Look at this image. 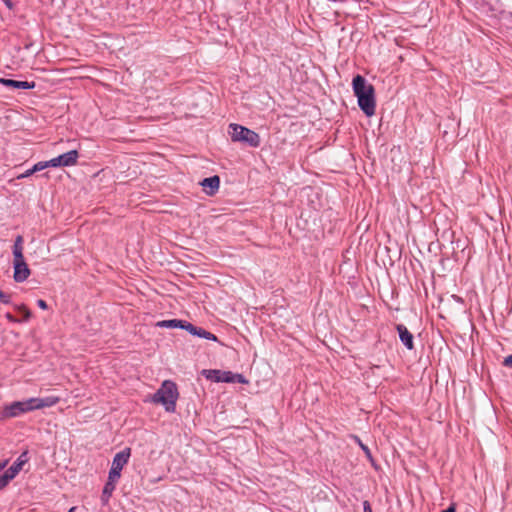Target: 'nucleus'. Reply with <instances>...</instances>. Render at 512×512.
<instances>
[{
    "label": "nucleus",
    "instance_id": "f257e3e1",
    "mask_svg": "<svg viewBox=\"0 0 512 512\" xmlns=\"http://www.w3.org/2000/svg\"><path fill=\"white\" fill-rule=\"evenodd\" d=\"M352 85L361 110L368 117L373 116L376 108L374 87L367 83L366 79L361 75H357L353 78Z\"/></svg>",
    "mask_w": 512,
    "mask_h": 512
},
{
    "label": "nucleus",
    "instance_id": "f03ea898",
    "mask_svg": "<svg viewBox=\"0 0 512 512\" xmlns=\"http://www.w3.org/2000/svg\"><path fill=\"white\" fill-rule=\"evenodd\" d=\"M178 397L177 385L173 381L165 380L152 396V401L156 404H162L167 412H174Z\"/></svg>",
    "mask_w": 512,
    "mask_h": 512
},
{
    "label": "nucleus",
    "instance_id": "7ed1b4c3",
    "mask_svg": "<svg viewBox=\"0 0 512 512\" xmlns=\"http://www.w3.org/2000/svg\"><path fill=\"white\" fill-rule=\"evenodd\" d=\"M229 129L232 141L244 142L251 147H258L260 145V137L256 132L235 123L230 124Z\"/></svg>",
    "mask_w": 512,
    "mask_h": 512
},
{
    "label": "nucleus",
    "instance_id": "20e7f679",
    "mask_svg": "<svg viewBox=\"0 0 512 512\" xmlns=\"http://www.w3.org/2000/svg\"><path fill=\"white\" fill-rule=\"evenodd\" d=\"M60 401L59 397L49 396L46 398H29L24 401H20L23 414L42 409L46 407H52Z\"/></svg>",
    "mask_w": 512,
    "mask_h": 512
},
{
    "label": "nucleus",
    "instance_id": "39448f33",
    "mask_svg": "<svg viewBox=\"0 0 512 512\" xmlns=\"http://www.w3.org/2000/svg\"><path fill=\"white\" fill-rule=\"evenodd\" d=\"M130 456H131L130 448H125L122 451L116 453V455L114 456L113 461H112L109 475L112 477H115L117 479H120L121 470L128 463Z\"/></svg>",
    "mask_w": 512,
    "mask_h": 512
},
{
    "label": "nucleus",
    "instance_id": "423d86ee",
    "mask_svg": "<svg viewBox=\"0 0 512 512\" xmlns=\"http://www.w3.org/2000/svg\"><path fill=\"white\" fill-rule=\"evenodd\" d=\"M203 373L208 379H211L215 382H235L238 381L240 383H244V379L240 374H233L230 371H221V370H204Z\"/></svg>",
    "mask_w": 512,
    "mask_h": 512
},
{
    "label": "nucleus",
    "instance_id": "0eeeda50",
    "mask_svg": "<svg viewBox=\"0 0 512 512\" xmlns=\"http://www.w3.org/2000/svg\"><path fill=\"white\" fill-rule=\"evenodd\" d=\"M14 280L16 282H24L30 276V269L25 261L24 256L14 257Z\"/></svg>",
    "mask_w": 512,
    "mask_h": 512
},
{
    "label": "nucleus",
    "instance_id": "6e6552de",
    "mask_svg": "<svg viewBox=\"0 0 512 512\" xmlns=\"http://www.w3.org/2000/svg\"><path fill=\"white\" fill-rule=\"evenodd\" d=\"M23 414L20 401L12 402L9 405L3 407L0 412V419L6 420L10 418H15Z\"/></svg>",
    "mask_w": 512,
    "mask_h": 512
},
{
    "label": "nucleus",
    "instance_id": "1a4fd4ad",
    "mask_svg": "<svg viewBox=\"0 0 512 512\" xmlns=\"http://www.w3.org/2000/svg\"><path fill=\"white\" fill-rule=\"evenodd\" d=\"M27 451L23 452L18 459L10 466L5 472L14 479L17 474L23 469V466L27 463Z\"/></svg>",
    "mask_w": 512,
    "mask_h": 512
},
{
    "label": "nucleus",
    "instance_id": "9d476101",
    "mask_svg": "<svg viewBox=\"0 0 512 512\" xmlns=\"http://www.w3.org/2000/svg\"><path fill=\"white\" fill-rule=\"evenodd\" d=\"M396 329L398 331L400 340L405 345V347L409 350H412L414 348L413 335L409 332L407 327L403 324H398Z\"/></svg>",
    "mask_w": 512,
    "mask_h": 512
},
{
    "label": "nucleus",
    "instance_id": "9b49d317",
    "mask_svg": "<svg viewBox=\"0 0 512 512\" xmlns=\"http://www.w3.org/2000/svg\"><path fill=\"white\" fill-rule=\"evenodd\" d=\"M0 83L3 84L6 87L12 88V89H32L35 87L34 82H28V81H18L13 79H6V78H0Z\"/></svg>",
    "mask_w": 512,
    "mask_h": 512
},
{
    "label": "nucleus",
    "instance_id": "f8f14e48",
    "mask_svg": "<svg viewBox=\"0 0 512 512\" xmlns=\"http://www.w3.org/2000/svg\"><path fill=\"white\" fill-rule=\"evenodd\" d=\"M118 480L119 479L108 475V480L103 488V492H102V496H101V501L103 504L108 503L113 491L116 488V484H117Z\"/></svg>",
    "mask_w": 512,
    "mask_h": 512
},
{
    "label": "nucleus",
    "instance_id": "ddd939ff",
    "mask_svg": "<svg viewBox=\"0 0 512 512\" xmlns=\"http://www.w3.org/2000/svg\"><path fill=\"white\" fill-rule=\"evenodd\" d=\"M201 185L208 195H213L219 188L220 179L218 176H213L209 178H205Z\"/></svg>",
    "mask_w": 512,
    "mask_h": 512
},
{
    "label": "nucleus",
    "instance_id": "4468645a",
    "mask_svg": "<svg viewBox=\"0 0 512 512\" xmlns=\"http://www.w3.org/2000/svg\"><path fill=\"white\" fill-rule=\"evenodd\" d=\"M185 330L190 332L192 335H197L199 337H202V338H205L208 340H213V341L217 340V337L214 334H212L209 331H206L202 328H197L189 322L187 323V325H185Z\"/></svg>",
    "mask_w": 512,
    "mask_h": 512
},
{
    "label": "nucleus",
    "instance_id": "2eb2a0df",
    "mask_svg": "<svg viewBox=\"0 0 512 512\" xmlns=\"http://www.w3.org/2000/svg\"><path fill=\"white\" fill-rule=\"evenodd\" d=\"M78 157H79L78 151L71 150L67 153L59 155V160L61 162V166L67 167V166L75 165L77 163Z\"/></svg>",
    "mask_w": 512,
    "mask_h": 512
},
{
    "label": "nucleus",
    "instance_id": "dca6fc26",
    "mask_svg": "<svg viewBox=\"0 0 512 512\" xmlns=\"http://www.w3.org/2000/svg\"><path fill=\"white\" fill-rule=\"evenodd\" d=\"M188 322L172 319V320H163L159 321L157 323V326L159 327H165V328H182L185 329V325H187Z\"/></svg>",
    "mask_w": 512,
    "mask_h": 512
},
{
    "label": "nucleus",
    "instance_id": "f3484780",
    "mask_svg": "<svg viewBox=\"0 0 512 512\" xmlns=\"http://www.w3.org/2000/svg\"><path fill=\"white\" fill-rule=\"evenodd\" d=\"M23 255V238L22 236H17L14 246H13V257H20Z\"/></svg>",
    "mask_w": 512,
    "mask_h": 512
},
{
    "label": "nucleus",
    "instance_id": "a211bd4d",
    "mask_svg": "<svg viewBox=\"0 0 512 512\" xmlns=\"http://www.w3.org/2000/svg\"><path fill=\"white\" fill-rule=\"evenodd\" d=\"M15 308L23 315V321H28L31 317V312L24 304L16 305Z\"/></svg>",
    "mask_w": 512,
    "mask_h": 512
},
{
    "label": "nucleus",
    "instance_id": "6ab92c4d",
    "mask_svg": "<svg viewBox=\"0 0 512 512\" xmlns=\"http://www.w3.org/2000/svg\"><path fill=\"white\" fill-rule=\"evenodd\" d=\"M13 480L6 472L0 476V490L4 489Z\"/></svg>",
    "mask_w": 512,
    "mask_h": 512
},
{
    "label": "nucleus",
    "instance_id": "aec40b11",
    "mask_svg": "<svg viewBox=\"0 0 512 512\" xmlns=\"http://www.w3.org/2000/svg\"><path fill=\"white\" fill-rule=\"evenodd\" d=\"M47 168V163L46 161H41V162H38L36 163L33 167H32V172L36 173L38 171H41L43 169Z\"/></svg>",
    "mask_w": 512,
    "mask_h": 512
},
{
    "label": "nucleus",
    "instance_id": "412c9836",
    "mask_svg": "<svg viewBox=\"0 0 512 512\" xmlns=\"http://www.w3.org/2000/svg\"><path fill=\"white\" fill-rule=\"evenodd\" d=\"M47 163V167H60L61 166V162L59 160V156L58 157H55L49 161H46Z\"/></svg>",
    "mask_w": 512,
    "mask_h": 512
},
{
    "label": "nucleus",
    "instance_id": "4be33fe9",
    "mask_svg": "<svg viewBox=\"0 0 512 512\" xmlns=\"http://www.w3.org/2000/svg\"><path fill=\"white\" fill-rule=\"evenodd\" d=\"M0 301L4 304H9L11 301V296L9 294H6V293L0 291Z\"/></svg>",
    "mask_w": 512,
    "mask_h": 512
},
{
    "label": "nucleus",
    "instance_id": "5701e85b",
    "mask_svg": "<svg viewBox=\"0 0 512 512\" xmlns=\"http://www.w3.org/2000/svg\"><path fill=\"white\" fill-rule=\"evenodd\" d=\"M354 438H355V440L357 441V443L359 444V446L361 447V449L365 452V454H366L367 456H370V450H369V448H368L366 445H364V444L361 442V440H360L357 436H355Z\"/></svg>",
    "mask_w": 512,
    "mask_h": 512
},
{
    "label": "nucleus",
    "instance_id": "b1692460",
    "mask_svg": "<svg viewBox=\"0 0 512 512\" xmlns=\"http://www.w3.org/2000/svg\"><path fill=\"white\" fill-rule=\"evenodd\" d=\"M503 365L512 368V354L504 358Z\"/></svg>",
    "mask_w": 512,
    "mask_h": 512
},
{
    "label": "nucleus",
    "instance_id": "393cba45",
    "mask_svg": "<svg viewBox=\"0 0 512 512\" xmlns=\"http://www.w3.org/2000/svg\"><path fill=\"white\" fill-rule=\"evenodd\" d=\"M32 174H34V172H32V168H31V169H28L27 171H25L23 174L19 175L18 179L29 177Z\"/></svg>",
    "mask_w": 512,
    "mask_h": 512
},
{
    "label": "nucleus",
    "instance_id": "a878e982",
    "mask_svg": "<svg viewBox=\"0 0 512 512\" xmlns=\"http://www.w3.org/2000/svg\"><path fill=\"white\" fill-rule=\"evenodd\" d=\"M37 305L43 310H46L48 308L46 301H44L43 299H39L37 301Z\"/></svg>",
    "mask_w": 512,
    "mask_h": 512
},
{
    "label": "nucleus",
    "instance_id": "bb28decb",
    "mask_svg": "<svg viewBox=\"0 0 512 512\" xmlns=\"http://www.w3.org/2000/svg\"><path fill=\"white\" fill-rule=\"evenodd\" d=\"M5 318L12 323L19 322V320L16 319L11 313H6Z\"/></svg>",
    "mask_w": 512,
    "mask_h": 512
},
{
    "label": "nucleus",
    "instance_id": "cd10ccee",
    "mask_svg": "<svg viewBox=\"0 0 512 512\" xmlns=\"http://www.w3.org/2000/svg\"><path fill=\"white\" fill-rule=\"evenodd\" d=\"M363 511L364 512H372V508H371L370 503L368 501H364V503H363Z\"/></svg>",
    "mask_w": 512,
    "mask_h": 512
},
{
    "label": "nucleus",
    "instance_id": "c85d7f7f",
    "mask_svg": "<svg viewBox=\"0 0 512 512\" xmlns=\"http://www.w3.org/2000/svg\"><path fill=\"white\" fill-rule=\"evenodd\" d=\"M8 460L0 462V472L7 466Z\"/></svg>",
    "mask_w": 512,
    "mask_h": 512
},
{
    "label": "nucleus",
    "instance_id": "c756f323",
    "mask_svg": "<svg viewBox=\"0 0 512 512\" xmlns=\"http://www.w3.org/2000/svg\"><path fill=\"white\" fill-rule=\"evenodd\" d=\"M75 510H76V507L74 506V507H71L68 512H75Z\"/></svg>",
    "mask_w": 512,
    "mask_h": 512
},
{
    "label": "nucleus",
    "instance_id": "7c9ffc66",
    "mask_svg": "<svg viewBox=\"0 0 512 512\" xmlns=\"http://www.w3.org/2000/svg\"><path fill=\"white\" fill-rule=\"evenodd\" d=\"M7 5H9V0H4Z\"/></svg>",
    "mask_w": 512,
    "mask_h": 512
}]
</instances>
